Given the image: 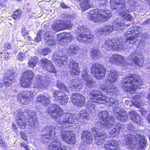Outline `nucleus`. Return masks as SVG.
Returning a JSON list of instances; mask_svg holds the SVG:
<instances>
[{
    "instance_id": "nucleus-1",
    "label": "nucleus",
    "mask_w": 150,
    "mask_h": 150,
    "mask_svg": "<svg viewBox=\"0 0 150 150\" xmlns=\"http://www.w3.org/2000/svg\"><path fill=\"white\" fill-rule=\"evenodd\" d=\"M46 111L51 116L54 120L60 125L56 128L60 130L57 134L61 131L60 137L66 143L73 144L76 142L75 134L68 130L71 126L76 128L79 125L78 120L75 115L67 113H63L61 108L55 104H52L47 108Z\"/></svg>"
},
{
    "instance_id": "nucleus-2",
    "label": "nucleus",
    "mask_w": 150,
    "mask_h": 150,
    "mask_svg": "<svg viewBox=\"0 0 150 150\" xmlns=\"http://www.w3.org/2000/svg\"><path fill=\"white\" fill-rule=\"evenodd\" d=\"M126 26H130L132 28H129L124 34V38H122L120 39L117 38L106 40L103 45V47L106 50L110 51L111 49L114 51H122L126 48V46L132 45L140 41L141 36L143 37L147 36L146 33L142 34V33L137 30V26L132 24H127Z\"/></svg>"
},
{
    "instance_id": "nucleus-3",
    "label": "nucleus",
    "mask_w": 150,
    "mask_h": 150,
    "mask_svg": "<svg viewBox=\"0 0 150 150\" xmlns=\"http://www.w3.org/2000/svg\"><path fill=\"white\" fill-rule=\"evenodd\" d=\"M99 123L106 129L109 133V137H115L118 135L124 128V126L120 123L114 124V120L112 117L108 116V112L102 110L99 114Z\"/></svg>"
},
{
    "instance_id": "nucleus-4",
    "label": "nucleus",
    "mask_w": 150,
    "mask_h": 150,
    "mask_svg": "<svg viewBox=\"0 0 150 150\" xmlns=\"http://www.w3.org/2000/svg\"><path fill=\"white\" fill-rule=\"evenodd\" d=\"M143 58V56L136 52H134L127 57V62L123 57L118 54L109 56L108 59L112 64L117 65H121L127 69V66L129 65L136 64L139 67H141L144 63V60L142 59Z\"/></svg>"
},
{
    "instance_id": "nucleus-5",
    "label": "nucleus",
    "mask_w": 150,
    "mask_h": 150,
    "mask_svg": "<svg viewBox=\"0 0 150 150\" xmlns=\"http://www.w3.org/2000/svg\"><path fill=\"white\" fill-rule=\"evenodd\" d=\"M127 127L129 134H127L125 137V143L128 145L131 146L133 149L137 145V141H139L138 146L139 149H143L146 144V141L144 136L137 134L136 129L132 125H128Z\"/></svg>"
},
{
    "instance_id": "nucleus-6",
    "label": "nucleus",
    "mask_w": 150,
    "mask_h": 150,
    "mask_svg": "<svg viewBox=\"0 0 150 150\" xmlns=\"http://www.w3.org/2000/svg\"><path fill=\"white\" fill-rule=\"evenodd\" d=\"M143 83L138 76L129 75L123 81V89L128 94H134L136 93L137 89L141 88Z\"/></svg>"
},
{
    "instance_id": "nucleus-7",
    "label": "nucleus",
    "mask_w": 150,
    "mask_h": 150,
    "mask_svg": "<svg viewBox=\"0 0 150 150\" xmlns=\"http://www.w3.org/2000/svg\"><path fill=\"white\" fill-rule=\"evenodd\" d=\"M110 6L112 10H117V11L119 12L120 14L122 16L123 18L127 20L132 21V17L130 14L126 12H129L131 11V9H127L126 4L125 0H110Z\"/></svg>"
},
{
    "instance_id": "nucleus-8",
    "label": "nucleus",
    "mask_w": 150,
    "mask_h": 150,
    "mask_svg": "<svg viewBox=\"0 0 150 150\" xmlns=\"http://www.w3.org/2000/svg\"><path fill=\"white\" fill-rule=\"evenodd\" d=\"M89 96L91 101L98 103L104 104L106 102H109L110 105H111L113 107L117 106L119 104L117 99L105 97L102 95L101 92L97 90H94L91 91Z\"/></svg>"
},
{
    "instance_id": "nucleus-9",
    "label": "nucleus",
    "mask_w": 150,
    "mask_h": 150,
    "mask_svg": "<svg viewBox=\"0 0 150 150\" xmlns=\"http://www.w3.org/2000/svg\"><path fill=\"white\" fill-rule=\"evenodd\" d=\"M117 73L115 70L110 71L108 75V79L106 81L107 85H101L100 88L109 96L112 95L115 93L117 92V88L114 86L112 84L113 82L117 81Z\"/></svg>"
},
{
    "instance_id": "nucleus-10",
    "label": "nucleus",
    "mask_w": 150,
    "mask_h": 150,
    "mask_svg": "<svg viewBox=\"0 0 150 150\" xmlns=\"http://www.w3.org/2000/svg\"><path fill=\"white\" fill-rule=\"evenodd\" d=\"M43 131L48 133L42 135L41 140L42 142L44 143H48L50 140L54 139V140L58 139H54L57 137V132L60 130L56 128V124H48L43 129Z\"/></svg>"
},
{
    "instance_id": "nucleus-11",
    "label": "nucleus",
    "mask_w": 150,
    "mask_h": 150,
    "mask_svg": "<svg viewBox=\"0 0 150 150\" xmlns=\"http://www.w3.org/2000/svg\"><path fill=\"white\" fill-rule=\"evenodd\" d=\"M89 32V30L84 26H79L76 30V32L79 34L77 35V40L85 43H90L93 42L94 36L90 34Z\"/></svg>"
},
{
    "instance_id": "nucleus-12",
    "label": "nucleus",
    "mask_w": 150,
    "mask_h": 150,
    "mask_svg": "<svg viewBox=\"0 0 150 150\" xmlns=\"http://www.w3.org/2000/svg\"><path fill=\"white\" fill-rule=\"evenodd\" d=\"M35 115V112L32 110L27 109L24 111L22 109L18 110V113L16 114V117L17 125L18 127L21 129L25 128L26 125V118L27 117V115Z\"/></svg>"
},
{
    "instance_id": "nucleus-13",
    "label": "nucleus",
    "mask_w": 150,
    "mask_h": 150,
    "mask_svg": "<svg viewBox=\"0 0 150 150\" xmlns=\"http://www.w3.org/2000/svg\"><path fill=\"white\" fill-rule=\"evenodd\" d=\"M92 132L95 136V144L99 146H101L105 149V141L103 138H106L107 136L104 131H102L101 129L98 128L97 127H93L92 129Z\"/></svg>"
},
{
    "instance_id": "nucleus-14",
    "label": "nucleus",
    "mask_w": 150,
    "mask_h": 150,
    "mask_svg": "<svg viewBox=\"0 0 150 150\" xmlns=\"http://www.w3.org/2000/svg\"><path fill=\"white\" fill-rule=\"evenodd\" d=\"M50 79L47 76L38 75L36 77V80L34 81V88L39 90L46 88L49 85Z\"/></svg>"
},
{
    "instance_id": "nucleus-15",
    "label": "nucleus",
    "mask_w": 150,
    "mask_h": 150,
    "mask_svg": "<svg viewBox=\"0 0 150 150\" xmlns=\"http://www.w3.org/2000/svg\"><path fill=\"white\" fill-rule=\"evenodd\" d=\"M92 74L97 79H102L104 77L106 73L105 68L103 66L98 63L95 64L91 68Z\"/></svg>"
},
{
    "instance_id": "nucleus-16",
    "label": "nucleus",
    "mask_w": 150,
    "mask_h": 150,
    "mask_svg": "<svg viewBox=\"0 0 150 150\" xmlns=\"http://www.w3.org/2000/svg\"><path fill=\"white\" fill-rule=\"evenodd\" d=\"M53 60L56 64L59 66L66 64L68 60V57L64 52L57 51L53 56Z\"/></svg>"
},
{
    "instance_id": "nucleus-17",
    "label": "nucleus",
    "mask_w": 150,
    "mask_h": 150,
    "mask_svg": "<svg viewBox=\"0 0 150 150\" xmlns=\"http://www.w3.org/2000/svg\"><path fill=\"white\" fill-rule=\"evenodd\" d=\"M70 20L68 18L67 20L64 21L58 20L52 24V27L54 30L57 31L63 30L66 28H69L71 27V24L70 23Z\"/></svg>"
},
{
    "instance_id": "nucleus-18",
    "label": "nucleus",
    "mask_w": 150,
    "mask_h": 150,
    "mask_svg": "<svg viewBox=\"0 0 150 150\" xmlns=\"http://www.w3.org/2000/svg\"><path fill=\"white\" fill-rule=\"evenodd\" d=\"M104 13H100L99 15H92L90 18V20L94 22H104L108 20L111 16L112 14L110 11L106 10Z\"/></svg>"
},
{
    "instance_id": "nucleus-19",
    "label": "nucleus",
    "mask_w": 150,
    "mask_h": 150,
    "mask_svg": "<svg viewBox=\"0 0 150 150\" xmlns=\"http://www.w3.org/2000/svg\"><path fill=\"white\" fill-rule=\"evenodd\" d=\"M15 78V74L12 71H8L3 81L0 82V87H2L4 85L7 87L10 86L14 81Z\"/></svg>"
},
{
    "instance_id": "nucleus-20",
    "label": "nucleus",
    "mask_w": 150,
    "mask_h": 150,
    "mask_svg": "<svg viewBox=\"0 0 150 150\" xmlns=\"http://www.w3.org/2000/svg\"><path fill=\"white\" fill-rule=\"evenodd\" d=\"M34 96L33 93L29 91H23L20 92L17 96L18 100L22 103L28 102Z\"/></svg>"
},
{
    "instance_id": "nucleus-21",
    "label": "nucleus",
    "mask_w": 150,
    "mask_h": 150,
    "mask_svg": "<svg viewBox=\"0 0 150 150\" xmlns=\"http://www.w3.org/2000/svg\"><path fill=\"white\" fill-rule=\"evenodd\" d=\"M53 96L54 100L59 102L60 104L65 105L68 102V96L64 93L60 91H54Z\"/></svg>"
},
{
    "instance_id": "nucleus-22",
    "label": "nucleus",
    "mask_w": 150,
    "mask_h": 150,
    "mask_svg": "<svg viewBox=\"0 0 150 150\" xmlns=\"http://www.w3.org/2000/svg\"><path fill=\"white\" fill-rule=\"evenodd\" d=\"M72 99L73 103L78 107L83 106L85 103L84 97L78 93L73 94L72 96Z\"/></svg>"
},
{
    "instance_id": "nucleus-23",
    "label": "nucleus",
    "mask_w": 150,
    "mask_h": 150,
    "mask_svg": "<svg viewBox=\"0 0 150 150\" xmlns=\"http://www.w3.org/2000/svg\"><path fill=\"white\" fill-rule=\"evenodd\" d=\"M40 61L41 62V66L43 69L50 72H55V67L50 61L45 58H42Z\"/></svg>"
},
{
    "instance_id": "nucleus-24",
    "label": "nucleus",
    "mask_w": 150,
    "mask_h": 150,
    "mask_svg": "<svg viewBox=\"0 0 150 150\" xmlns=\"http://www.w3.org/2000/svg\"><path fill=\"white\" fill-rule=\"evenodd\" d=\"M83 86L82 82L78 78L74 79L70 82L69 87V89L73 91H78Z\"/></svg>"
},
{
    "instance_id": "nucleus-25",
    "label": "nucleus",
    "mask_w": 150,
    "mask_h": 150,
    "mask_svg": "<svg viewBox=\"0 0 150 150\" xmlns=\"http://www.w3.org/2000/svg\"><path fill=\"white\" fill-rule=\"evenodd\" d=\"M58 39L60 40V44L61 45H65L66 43L70 42L72 39V37L69 33H60L58 35Z\"/></svg>"
},
{
    "instance_id": "nucleus-26",
    "label": "nucleus",
    "mask_w": 150,
    "mask_h": 150,
    "mask_svg": "<svg viewBox=\"0 0 150 150\" xmlns=\"http://www.w3.org/2000/svg\"><path fill=\"white\" fill-rule=\"evenodd\" d=\"M68 66L70 69V73L71 74L78 75L80 74V71L79 65L75 61L70 59Z\"/></svg>"
},
{
    "instance_id": "nucleus-27",
    "label": "nucleus",
    "mask_w": 150,
    "mask_h": 150,
    "mask_svg": "<svg viewBox=\"0 0 150 150\" xmlns=\"http://www.w3.org/2000/svg\"><path fill=\"white\" fill-rule=\"evenodd\" d=\"M62 145L59 139L53 141L49 147L50 150H71L69 148L64 147Z\"/></svg>"
},
{
    "instance_id": "nucleus-28",
    "label": "nucleus",
    "mask_w": 150,
    "mask_h": 150,
    "mask_svg": "<svg viewBox=\"0 0 150 150\" xmlns=\"http://www.w3.org/2000/svg\"><path fill=\"white\" fill-rule=\"evenodd\" d=\"M82 77L85 81L86 86L88 87L91 88L95 85V82L86 71H82Z\"/></svg>"
},
{
    "instance_id": "nucleus-29",
    "label": "nucleus",
    "mask_w": 150,
    "mask_h": 150,
    "mask_svg": "<svg viewBox=\"0 0 150 150\" xmlns=\"http://www.w3.org/2000/svg\"><path fill=\"white\" fill-rule=\"evenodd\" d=\"M119 143L115 140L108 141L105 145V150H120L118 147Z\"/></svg>"
},
{
    "instance_id": "nucleus-30",
    "label": "nucleus",
    "mask_w": 150,
    "mask_h": 150,
    "mask_svg": "<svg viewBox=\"0 0 150 150\" xmlns=\"http://www.w3.org/2000/svg\"><path fill=\"white\" fill-rule=\"evenodd\" d=\"M81 139L83 142L85 144L91 143L93 139L91 132L87 130H85L82 132Z\"/></svg>"
},
{
    "instance_id": "nucleus-31",
    "label": "nucleus",
    "mask_w": 150,
    "mask_h": 150,
    "mask_svg": "<svg viewBox=\"0 0 150 150\" xmlns=\"http://www.w3.org/2000/svg\"><path fill=\"white\" fill-rule=\"evenodd\" d=\"M30 115H27V117H29V118H28V124L31 127V128L35 129L38 127L39 125V124L37 120L36 117L35 116V115H32L31 114Z\"/></svg>"
},
{
    "instance_id": "nucleus-32",
    "label": "nucleus",
    "mask_w": 150,
    "mask_h": 150,
    "mask_svg": "<svg viewBox=\"0 0 150 150\" xmlns=\"http://www.w3.org/2000/svg\"><path fill=\"white\" fill-rule=\"evenodd\" d=\"M129 113L131 119L134 122L139 125H142L141 118L136 111L132 110Z\"/></svg>"
},
{
    "instance_id": "nucleus-33",
    "label": "nucleus",
    "mask_w": 150,
    "mask_h": 150,
    "mask_svg": "<svg viewBox=\"0 0 150 150\" xmlns=\"http://www.w3.org/2000/svg\"><path fill=\"white\" fill-rule=\"evenodd\" d=\"M113 30H122L125 27L123 21L120 18H118L117 21H114L113 23Z\"/></svg>"
},
{
    "instance_id": "nucleus-34",
    "label": "nucleus",
    "mask_w": 150,
    "mask_h": 150,
    "mask_svg": "<svg viewBox=\"0 0 150 150\" xmlns=\"http://www.w3.org/2000/svg\"><path fill=\"white\" fill-rule=\"evenodd\" d=\"M138 95H136L135 96L133 97L132 103L137 107H139L142 106L143 104V98Z\"/></svg>"
},
{
    "instance_id": "nucleus-35",
    "label": "nucleus",
    "mask_w": 150,
    "mask_h": 150,
    "mask_svg": "<svg viewBox=\"0 0 150 150\" xmlns=\"http://www.w3.org/2000/svg\"><path fill=\"white\" fill-rule=\"evenodd\" d=\"M49 98L44 95H38L36 99L37 102L42 103L44 105H48L49 104L50 100Z\"/></svg>"
},
{
    "instance_id": "nucleus-36",
    "label": "nucleus",
    "mask_w": 150,
    "mask_h": 150,
    "mask_svg": "<svg viewBox=\"0 0 150 150\" xmlns=\"http://www.w3.org/2000/svg\"><path fill=\"white\" fill-rule=\"evenodd\" d=\"M113 26L110 25H106L99 29L98 32L101 34H109L113 30Z\"/></svg>"
},
{
    "instance_id": "nucleus-37",
    "label": "nucleus",
    "mask_w": 150,
    "mask_h": 150,
    "mask_svg": "<svg viewBox=\"0 0 150 150\" xmlns=\"http://www.w3.org/2000/svg\"><path fill=\"white\" fill-rule=\"evenodd\" d=\"M49 32H47L44 35V40L45 42L49 45H53L54 44L55 42L53 40V38L49 35Z\"/></svg>"
},
{
    "instance_id": "nucleus-38",
    "label": "nucleus",
    "mask_w": 150,
    "mask_h": 150,
    "mask_svg": "<svg viewBox=\"0 0 150 150\" xmlns=\"http://www.w3.org/2000/svg\"><path fill=\"white\" fill-rule=\"evenodd\" d=\"M80 48L76 45H73L71 46L68 50V53L70 56L75 55L79 50Z\"/></svg>"
},
{
    "instance_id": "nucleus-39",
    "label": "nucleus",
    "mask_w": 150,
    "mask_h": 150,
    "mask_svg": "<svg viewBox=\"0 0 150 150\" xmlns=\"http://www.w3.org/2000/svg\"><path fill=\"white\" fill-rule=\"evenodd\" d=\"M32 81V80L30 79H28L21 77L20 83L22 87L28 88L30 86Z\"/></svg>"
},
{
    "instance_id": "nucleus-40",
    "label": "nucleus",
    "mask_w": 150,
    "mask_h": 150,
    "mask_svg": "<svg viewBox=\"0 0 150 150\" xmlns=\"http://www.w3.org/2000/svg\"><path fill=\"white\" fill-rule=\"evenodd\" d=\"M117 118L118 120L121 122H125L128 120V115L125 112H123L117 115Z\"/></svg>"
},
{
    "instance_id": "nucleus-41",
    "label": "nucleus",
    "mask_w": 150,
    "mask_h": 150,
    "mask_svg": "<svg viewBox=\"0 0 150 150\" xmlns=\"http://www.w3.org/2000/svg\"><path fill=\"white\" fill-rule=\"evenodd\" d=\"M90 51L91 57L93 59L98 58L101 56V52L97 49H91Z\"/></svg>"
},
{
    "instance_id": "nucleus-42",
    "label": "nucleus",
    "mask_w": 150,
    "mask_h": 150,
    "mask_svg": "<svg viewBox=\"0 0 150 150\" xmlns=\"http://www.w3.org/2000/svg\"><path fill=\"white\" fill-rule=\"evenodd\" d=\"M81 2L80 3L81 7L85 10L90 7V6L89 5L88 0H77Z\"/></svg>"
},
{
    "instance_id": "nucleus-43",
    "label": "nucleus",
    "mask_w": 150,
    "mask_h": 150,
    "mask_svg": "<svg viewBox=\"0 0 150 150\" xmlns=\"http://www.w3.org/2000/svg\"><path fill=\"white\" fill-rule=\"evenodd\" d=\"M38 59V58L37 57H32L29 61V66L32 68L34 67L37 64Z\"/></svg>"
},
{
    "instance_id": "nucleus-44",
    "label": "nucleus",
    "mask_w": 150,
    "mask_h": 150,
    "mask_svg": "<svg viewBox=\"0 0 150 150\" xmlns=\"http://www.w3.org/2000/svg\"><path fill=\"white\" fill-rule=\"evenodd\" d=\"M57 88L60 90L65 91L67 93L68 92V90L65 85L60 81H57Z\"/></svg>"
},
{
    "instance_id": "nucleus-45",
    "label": "nucleus",
    "mask_w": 150,
    "mask_h": 150,
    "mask_svg": "<svg viewBox=\"0 0 150 150\" xmlns=\"http://www.w3.org/2000/svg\"><path fill=\"white\" fill-rule=\"evenodd\" d=\"M33 76V73L32 71L27 70L23 73L21 77L26 79H30L32 80Z\"/></svg>"
},
{
    "instance_id": "nucleus-46",
    "label": "nucleus",
    "mask_w": 150,
    "mask_h": 150,
    "mask_svg": "<svg viewBox=\"0 0 150 150\" xmlns=\"http://www.w3.org/2000/svg\"><path fill=\"white\" fill-rule=\"evenodd\" d=\"M80 116L84 119L87 120L89 118L90 116L89 113L85 110H81L79 113Z\"/></svg>"
},
{
    "instance_id": "nucleus-47",
    "label": "nucleus",
    "mask_w": 150,
    "mask_h": 150,
    "mask_svg": "<svg viewBox=\"0 0 150 150\" xmlns=\"http://www.w3.org/2000/svg\"><path fill=\"white\" fill-rule=\"evenodd\" d=\"M106 10H99L98 9H93L92 10H90L89 11V13L92 15H99L100 13H104L105 11Z\"/></svg>"
},
{
    "instance_id": "nucleus-48",
    "label": "nucleus",
    "mask_w": 150,
    "mask_h": 150,
    "mask_svg": "<svg viewBox=\"0 0 150 150\" xmlns=\"http://www.w3.org/2000/svg\"><path fill=\"white\" fill-rule=\"evenodd\" d=\"M86 106H87V108L89 112H94L96 106L93 102H88L87 103V105L86 104Z\"/></svg>"
},
{
    "instance_id": "nucleus-49",
    "label": "nucleus",
    "mask_w": 150,
    "mask_h": 150,
    "mask_svg": "<svg viewBox=\"0 0 150 150\" xmlns=\"http://www.w3.org/2000/svg\"><path fill=\"white\" fill-rule=\"evenodd\" d=\"M22 13V12L21 10H17L13 12L12 16L15 19H19L21 17Z\"/></svg>"
},
{
    "instance_id": "nucleus-50",
    "label": "nucleus",
    "mask_w": 150,
    "mask_h": 150,
    "mask_svg": "<svg viewBox=\"0 0 150 150\" xmlns=\"http://www.w3.org/2000/svg\"><path fill=\"white\" fill-rule=\"evenodd\" d=\"M113 112L117 117V115H119L122 112L120 111V108L119 107H115L113 108Z\"/></svg>"
},
{
    "instance_id": "nucleus-51",
    "label": "nucleus",
    "mask_w": 150,
    "mask_h": 150,
    "mask_svg": "<svg viewBox=\"0 0 150 150\" xmlns=\"http://www.w3.org/2000/svg\"><path fill=\"white\" fill-rule=\"evenodd\" d=\"M42 35V33L41 31H39L38 32L37 36L35 38L34 40L37 42L40 41L42 38L41 36Z\"/></svg>"
},
{
    "instance_id": "nucleus-52",
    "label": "nucleus",
    "mask_w": 150,
    "mask_h": 150,
    "mask_svg": "<svg viewBox=\"0 0 150 150\" xmlns=\"http://www.w3.org/2000/svg\"><path fill=\"white\" fill-rule=\"evenodd\" d=\"M50 52V49L49 48H45L41 50V53L42 55H45Z\"/></svg>"
},
{
    "instance_id": "nucleus-53",
    "label": "nucleus",
    "mask_w": 150,
    "mask_h": 150,
    "mask_svg": "<svg viewBox=\"0 0 150 150\" xmlns=\"http://www.w3.org/2000/svg\"><path fill=\"white\" fill-rule=\"evenodd\" d=\"M17 59L19 60L22 61L25 59V55L22 53H19L17 57Z\"/></svg>"
},
{
    "instance_id": "nucleus-54",
    "label": "nucleus",
    "mask_w": 150,
    "mask_h": 150,
    "mask_svg": "<svg viewBox=\"0 0 150 150\" xmlns=\"http://www.w3.org/2000/svg\"><path fill=\"white\" fill-rule=\"evenodd\" d=\"M126 4L127 5L129 4V7L128 8H131L132 6H136L135 3L133 1H129L126 3Z\"/></svg>"
},
{
    "instance_id": "nucleus-55",
    "label": "nucleus",
    "mask_w": 150,
    "mask_h": 150,
    "mask_svg": "<svg viewBox=\"0 0 150 150\" xmlns=\"http://www.w3.org/2000/svg\"><path fill=\"white\" fill-rule=\"evenodd\" d=\"M11 45L8 43H6L4 44V47L6 50H9L11 48Z\"/></svg>"
},
{
    "instance_id": "nucleus-56",
    "label": "nucleus",
    "mask_w": 150,
    "mask_h": 150,
    "mask_svg": "<svg viewBox=\"0 0 150 150\" xmlns=\"http://www.w3.org/2000/svg\"><path fill=\"white\" fill-rule=\"evenodd\" d=\"M144 25L145 26H148L150 25V19L146 20L143 23Z\"/></svg>"
},
{
    "instance_id": "nucleus-57",
    "label": "nucleus",
    "mask_w": 150,
    "mask_h": 150,
    "mask_svg": "<svg viewBox=\"0 0 150 150\" xmlns=\"http://www.w3.org/2000/svg\"><path fill=\"white\" fill-rule=\"evenodd\" d=\"M21 137L24 140H27V137L25 134L24 132H21Z\"/></svg>"
},
{
    "instance_id": "nucleus-58",
    "label": "nucleus",
    "mask_w": 150,
    "mask_h": 150,
    "mask_svg": "<svg viewBox=\"0 0 150 150\" xmlns=\"http://www.w3.org/2000/svg\"><path fill=\"white\" fill-rule=\"evenodd\" d=\"M60 6L63 8H69L68 6L67 5L64 3L61 4H60Z\"/></svg>"
},
{
    "instance_id": "nucleus-59",
    "label": "nucleus",
    "mask_w": 150,
    "mask_h": 150,
    "mask_svg": "<svg viewBox=\"0 0 150 150\" xmlns=\"http://www.w3.org/2000/svg\"><path fill=\"white\" fill-rule=\"evenodd\" d=\"M20 145L21 147H24V148L27 146V145L25 143H21L20 144Z\"/></svg>"
},
{
    "instance_id": "nucleus-60",
    "label": "nucleus",
    "mask_w": 150,
    "mask_h": 150,
    "mask_svg": "<svg viewBox=\"0 0 150 150\" xmlns=\"http://www.w3.org/2000/svg\"><path fill=\"white\" fill-rule=\"evenodd\" d=\"M22 33L23 35V36L24 37L25 35H27L28 34V31H26L25 30L24 32H23Z\"/></svg>"
},
{
    "instance_id": "nucleus-61",
    "label": "nucleus",
    "mask_w": 150,
    "mask_h": 150,
    "mask_svg": "<svg viewBox=\"0 0 150 150\" xmlns=\"http://www.w3.org/2000/svg\"><path fill=\"white\" fill-rule=\"evenodd\" d=\"M25 38L26 40H31V38L29 36L26 37Z\"/></svg>"
},
{
    "instance_id": "nucleus-62",
    "label": "nucleus",
    "mask_w": 150,
    "mask_h": 150,
    "mask_svg": "<svg viewBox=\"0 0 150 150\" xmlns=\"http://www.w3.org/2000/svg\"><path fill=\"white\" fill-rule=\"evenodd\" d=\"M12 127L14 129H16V125L13 124L12 125Z\"/></svg>"
},
{
    "instance_id": "nucleus-63",
    "label": "nucleus",
    "mask_w": 150,
    "mask_h": 150,
    "mask_svg": "<svg viewBox=\"0 0 150 150\" xmlns=\"http://www.w3.org/2000/svg\"><path fill=\"white\" fill-rule=\"evenodd\" d=\"M25 30V28H23L21 29V33H22Z\"/></svg>"
},
{
    "instance_id": "nucleus-64",
    "label": "nucleus",
    "mask_w": 150,
    "mask_h": 150,
    "mask_svg": "<svg viewBox=\"0 0 150 150\" xmlns=\"http://www.w3.org/2000/svg\"><path fill=\"white\" fill-rule=\"evenodd\" d=\"M24 149L25 150H30V149L28 147V146H27Z\"/></svg>"
}]
</instances>
